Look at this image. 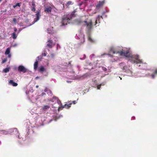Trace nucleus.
<instances>
[{
    "label": "nucleus",
    "instance_id": "obj_33",
    "mask_svg": "<svg viewBox=\"0 0 157 157\" xmlns=\"http://www.w3.org/2000/svg\"><path fill=\"white\" fill-rule=\"evenodd\" d=\"M72 102L74 104H75L77 102H76V101H73Z\"/></svg>",
    "mask_w": 157,
    "mask_h": 157
},
{
    "label": "nucleus",
    "instance_id": "obj_14",
    "mask_svg": "<svg viewBox=\"0 0 157 157\" xmlns=\"http://www.w3.org/2000/svg\"><path fill=\"white\" fill-rule=\"evenodd\" d=\"M117 52H115L114 48H113V47H111L110 48V53H112L113 54H114L115 53H117Z\"/></svg>",
    "mask_w": 157,
    "mask_h": 157
},
{
    "label": "nucleus",
    "instance_id": "obj_40",
    "mask_svg": "<svg viewBox=\"0 0 157 157\" xmlns=\"http://www.w3.org/2000/svg\"><path fill=\"white\" fill-rule=\"evenodd\" d=\"M71 61H70L69 62V65H70L71 64Z\"/></svg>",
    "mask_w": 157,
    "mask_h": 157
},
{
    "label": "nucleus",
    "instance_id": "obj_23",
    "mask_svg": "<svg viewBox=\"0 0 157 157\" xmlns=\"http://www.w3.org/2000/svg\"><path fill=\"white\" fill-rule=\"evenodd\" d=\"M9 68H6L3 70V71L5 73H7L9 71Z\"/></svg>",
    "mask_w": 157,
    "mask_h": 157
},
{
    "label": "nucleus",
    "instance_id": "obj_28",
    "mask_svg": "<svg viewBox=\"0 0 157 157\" xmlns=\"http://www.w3.org/2000/svg\"><path fill=\"white\" fill-rule=\"evenodd\" d=\"M32 3V7H36V6L35 3V2L34 1H33Z\"/></svg>",
    "mask_w": 157,
    "mask_h": 157
},
{
    "label": "nucleus",
    "instance_id": "obj_12",
    "mask_svg": "<svg viewBox=\"0 0 157 157\" xmlns=\"http://www.w3.org/2000/svg\"><path fill=\"white\" fill-rule=\"evenodd\" d=\"M9 83L14 86H16L17 85V83L14 82L13 80H10Z\"/></svg>",
    "mask_w": 157,
    "mask_h": 157
},
{
    "label": "nucleus",
    "instance_id": "obj_3",
    "mask_svg": "<svg viewBox=\"0 0 157 157\" xmlns=\"http://www.w3.org/2000/svg\"><path fill=\"white\" fill-rule=\"evenodd\" d=\"M73 15L74 14H71L70 15H64L62 19V25H67L68 21L72 19V17L73 16Z\"/></svg>",
    "mask_w": 157,
    "mask_h": 157
},
{
    "label": "nucleus",
    "instance_id": "obj_38",
    "mask_svg": "<svg viewBox=\"0 0 157 157\" xmlns=\"http://www.w3.org/2000/svg\"><path fill=\"white\" fill-rule=\"evenodd\" d=\"M48 33H51L49 31L48 29Z\"/></svg>",
    "mask_w": 157,
    "mask_h": 157
},
{
    "label": "nucleus",
    "instance_id": "obj_21",
    "mask_svg": "<svg viewBox=\"0 0 157 157\" xmlns=\"http://www.w3.org/2000/svg\"><path fill=\"white\" fill-rule=\"evenodd\" d=\"M12 37L13 39H16L17 38V36L16 35V33L14 32L12 34Z\"/></svg>",
    "mask_w": 157,
    "mask_h": 157
},
{
    "label": "nucleus",
    "instance_id": "obj_18",
    "mask_svg": "<svg viewBox=\"0 0 157 157\" xmlns=\"http://www.w3.org/2000/svg\"><path fill=\"white\" fill-rule=\"evenodd\" d=\"M10 48H7L5 52V54L6 55H7L10 54Z\"/></svg>",
    "mask_w": 157,
    "mask_h": 157
},
{
    "label": "nucleus",
    "instance_id": "obj_15",
    "mask_svg": "<svg viewBox=\"0 0 157 157\" xmlns=\"http://www.w3.org/2000/svg\"><path fill=\"white\" fill-rule=\"evenodd\" d=\"M45 71V69L43 66L40 67L38 71L40 72H43Z\"/></svg>",
    "mask_w": 157,
    "mask_h": 157
},
{
    "label": "nucleus",
    "instance_id": "obj_1",
    "mask_svg": "<svg viewBox=\"0 0 157 157\" xmlns=\"http://www.w3.org/2000/svg\"><path fill=\"white\" fill-rule=\"evenodd\" d=\"M117 53L120 56H123L126 57H130L131 58V61L132 62L136 63H142V60L139 59L140 56L139 55L132 56L131 53L128 51L122 50L121 51H118Z\"/></svg>",
    "mask_w": 157,
    "mask_h": 157
},
{
    "label": "nucleus",
    "instance_id": "obj_11",
    "mask_svg": "<svg viewBox=\"0 0 157 157\" xmlns=\"http://www.w3.org/2000/svg\"><path fill=\"white\" fill-rule=\"evenodd\" d=\"M56 100L59 104V102L61 103L60 101L56 97H53L51 99V101L52 102H54Z\"/></svg>",
    "mask_w": 157,
    "mask_h": 157
},
{
    "label": "nucleus",
    "instance_id": "obj_32",
    "mask_svg": "<svg viewBox=\"0 0 157 157\" xmlns=\"http://www.w3.org/2000/svg\"><path fill=\"white\" fill-rule=\"evenodd\" d=\"M14 31L15 32H17V29L16 28H15V27L14 28Z\"/></svg>",
    "mask_w": 157,
    "mask_h": 157
},
{
    "label": "nucleus",
    "instance_id": "obj_34",
    "mask_svg": "<svg viewBox=\"0 0 157 157\" xmlns=\"http://www.w3.org/2000/svg\"><path fill=\"white\" fill-rule=\"evenodd\" d=\"M11 55L10 54H8V57L10 58L11 57Z\"/></svg>",
    "mask_w": 157,
    "mask_h": 157
},
{
    "label": "nucleus",
    "instance_id": "obj_20",
    "mask_svg": "<svg viewBox=\"0 0 157 157\" xmlns=\"http://www.w3.org/2000/svg\"><path fill=\"white\" fill-rule=\"evenodd\" d=\"M73 4V3L71 1H68L66 4V6L68 7L70 5H72Z\"/></svg>",
    "mask_w": 157,
    "mask_h": 157
},
{
    "label": "nucleus",
    "instance_id": "obj_45",
    "mask_svg": "<svg viewBox=\"0 0 157 157\" xmlns=\"http://www.w3.org/2000/svg\"><path fill=\"white\" fill-rule=\"evenodd\" d=\"M44 55H45V56H46V55H45V54H44Z\"/></svg>",
    "mask_w": 157,
    "mask_h": 157
},
{
    "label": "nucleus",
    "instance_id": "obj_29",
    "mask_svg": "<svg viewBox=\"0 0 157 157\" xmlns=\"http://www.w3.org/2000/svg\"><path fill=\"white\" fill-rule=\"evenodd\" d=\"M13 23L14 24H16V19L15 18H14L13 19Z\"/></svg>",
    "mask_w": 157,
    "mask_h": 157
},
{
    "label": "nucleus",
    "instance_id": "obj_44",
    "mask_svg": "<svg viewBox=\"0 0 157 157\" xmlns=\"http://www.w3.org/2000/svg\"><path fill=\"white\" fill-rule=\"evenodd\" d=\"M44 55H45V56H46V55H45V54H44Z\"/></svg>",
    "mask_w": 157,
    "mask_h": 157
},
{
    "label": "nucleus",
    "instance_id": "obj_27",
    "mask_svg": "<svg viewBox=\"0 0 157 157\" xmlns=\"http://www.w3.org/2000/svg\"><path fill=\"white\" fill-rule=\"evenodd\" d=\"M31 10L32 11L35 12L36 11V7H32Z\"/></svg>",
    "mask_w": 157,
    "mask_h": 157
},
{
    "label": "nucleus",
    "instance_id": "obj_24",
    "mask_svg": "<svg viewBox=\"0 0 157 157\" xmlns=\"http://www.w3.org/2000/svg\"><path fill=\"white\" fill-rule=\"evenodd\" d=\"M88 40L89 41L91 42H94V41L92 39L90 36H89L88 37Z\"/></svg>",
    "mask_w": 157,
    "mask_h": 157
},
{
    "label": "nucleus",
    "instance_id": "obj_6",
    "mask_svg": "<svg viewBox=\"0 0 157 157\" xmlns=\"http://www.w3.org/2000/svg\"><path fill=\"white\" fill-rule=\"evenodd\" d=\"M71 104L72 103H70L68 104H66L63 106H62L60 107H59L58 109V110L59 111L60 110H62L64 108L68 109L71 107Z\"/></svg>",
    "mask_w": 157,
    "mask_h": 157
},
{
    "label": "nucleus",
    "instance_id": "obj_46",
    "mask_svg": "<svg viewBox=\"0 0 157 157\" xmlns=\"http://www.w3.org/2000/svg\"><path fill=\"white\" fill-rule=\"evenodd\" d=\"M84 40V39H83ZM83 41H84V40H83Z\"/></svg>",
    "mask_w": 157,
    "mask_h": 157
},
{
    "label": "nucleus",
    "instance_id": "obj_36",
    "mask_svg": "<svg viewBox=\"0 0 157 157\" xmlns=\"http://www.w3.org/2000/svg\"><path fill=\"white\" fill-rule=\"evenodd\" d=\"M3 124V122L2 121H0V125L2 126Z\"/></svg>",
    "mask_w": 157,
    "mask_h": 157
},
{
    "label": "nucleus",
    "instance_id": "obj_43",
    "mask_svg": "<svg viewBox=\"0 0 157 157\" xmlns=\"http://www.w3.org/2000/svg\"><path fill=\"white\" fill-rule=\"evenodd\" d=\"M85 1H87L88 0H85Z\"/></svg>",
    "mask_w": 157,
    "mask_h": 157
},
{
    "label": "nucleus",
    "instance_id": "obj_42",
    "mask_svg": "<svg viewBox=\"0 0 157 157\" xmlns=\"http://www.w3.org/2000/svg\"><path fill=\"white\" fill-rule=\"evenodd\" d=\"M2 0H0V2H1V1H2Z\"/></svg>",
    "mask_w": 157,
    "mask_h": 157
},
{
    "label": "nucleus",
    "instance_id": "obj_19",
    "mask_svg": "<svg viewBox=\"0 0 157 157\" xmlns=\"http://www.w3.org/2000/svg\"><path fill=\"white\" fill-rule=\"evenodd\" d=\"M101 18H102V17L101 16H100V15H98V17H97V18H96V20L98 22V23H100V19Z\"/></svg>",
    "mask_w": 157,
    "mask_h": 157
},
{
    "label": "nucleus",
    "instance_id": "obj_35",
    "mask_svg": "<svg viewBox=\"0 0 157 157\" xmlns=\"http://www.w3.org/2000/svg\"><path fill=\"white\" fill-rule=\"evenodd\" d=\"M101 85H100L99 86H98L97 87V88L98 89H100V87H101Z\"/></svg>",
    "mask_w": 157,
    "mask_h": 157
},
{
    "label": "nucleus",
    "instance_id": "obj_39",
    "mask_svg": "<svg viewBox=\"0 0 157 157\" xmlns=\"http://www.w3.org/2000/svg\"><path fill=\"white\" fill-rule=\"evenodd\" d=\"M86 57V56L85 55H84V59H85V58Z\"/></svg>",
    "mask_w": 157,
    "mask_h": 157
},
{
    "label": "nucleus",
    "instance_id": "obj_37",
    "mask_svg": "<svg viewBox=\"0 0 157 157\" xmlns=\"http://www.w3.org/2000/svg\"><path fill=\"white\" fill-rule=\"evenodd\" d=\"M97 22H98V21L97 20H96V21H95V25H96L97 24Z\"/></svg>",
    "mask_w": 157,
    "mask_h": 157
},
{
    "label": "nucleus",
    "instance_id": "obj_5",
    "mask_svg": "<svg viewBox=\"0 0 157 157\" xmlns=\"http://www.w3.org/2000/svg\"><path fill=\"white\" fill-rule=\"evenodd\" d=\"M52 10V7L50 6H47L44 8V11L46 13H50Z\"/></svg>",
    "mask_w": 157,
    "mask_h": 157
},
{
    "label": "nucleus",
    "instance_id": "obj_13",
    "mask_svg": "<svg viewBox=\"0 0 157 157\" xmlns=\"http://www.w3.org/2000/svg\"><path fill=\"white\" fill-rule=\"evenodd\" d=\"M38 66V61L37 60H36L34 64V69L35 70H36L37 69Z\"/></svg>",
    "mask_w": 157,
    "mask_h": 157
},
{
    "label": "nucleus",
    "instance_id": "obj_22",
    "mask_svg": "<svg viewBox=\"0 0 157 157\" xmlns=\"http://www.w3.org/2000/svg\"><path fill=\"white\" fill-rule=\"evenodd\" d=\"M21 3H17L15 5H14L13 6L14 8H15L17 6L20 7Z\"/></svg>",
    "mask_w": 157,
    "mask_h": 157
},
{
    "label": "nucleus",
    "instance_id": "obj_30",
    "mask_svg": "<svg viewBox=\"0 0 157 157\" xmlns=\"http://www.w3.org/2000/svg\"><path fill=\"white\" fill-rule=\"evenodd\" d=\"M7 10L6 9L4 10H2L1 11V13H5L6 11Z\"/></svg>",
    "mask_w": 157,
    "mask_h": 157
},
{
    "label": "nucleus",
    "instance_id": "obj_2",
    "mask_svg": "<svg viewBox=\"0 0 157 157\" xmlns=\"http://www.w3.org/2000/svg\"><path fill=\"white\" fill-rule=\"evenodd\" d=\"M77 22L78 24H80L84 22L85 23L84 25L86 26V29L89 31H90L92 28L93 24L92 19H90L88 21H83L81 20H78Z\"/></svg>",
    "mask_w": 157,
    "mask_h": 157
},
{
    "label": "nucleus",
    "instance_id": "obj_17",
    "mask_svg": "<svg viewBox=\"0 0 157 157\" xmlns=\"http://www.w3.org/2000/svg\"><path fill=\"white\" fill-rule=\"evenodd\" d=\"M155 74L157 75V68L156 69L155 71L151 75V77L152 78H154L155 77Z\"/></svg>",
    "mask_w": 157,
    "mask_h": 157
},
{
    "label": "nucleus",
    "instance_id": "obj_4",
    "mask_svg": "<svg viewBox=\"0 0 157 157\" xmlns=\"http://www.w3.org/2000/svg\"><path fill=\"white\" fill-rule=\"evenodd\" d=\"M18 71L20 72L25 73L27 72V69L22 65H20L18 67Z\"/></svg>",
    "mask_w": 157,
    "mask_h": 157
},
{
    "label": "nucleus",
    "instance_id": "obj_9",
    "mask_svg": "<svg viewBox=\"0 0 157 157\" xmlns=\"http://www.w3.org/2000/svg\"><path fill=\"white\" fill-rule=\"evenodd\" d=\"M104 3V1H99L98 3L96 5V8L97 9H99L101 6H103Z\"/></svg>",
    "mask_w": 157,
    "mask_h": 157
},
{
    "label": "nucleus",
    "instance_id": "obj_26",
    "mask_svg": "<svg viewBox=\"0 0 157 157\" xmlns=\"http://www.w3.org/2000/svg\"><path fill=\"white\" fill-rule=\"evenodd\" d=\"M7 61V59L6 58L4 59L2 62V63H5Z\"/></svg>",
    "mask_w": 157,
    "mask_h": 157
},
{
    "label": "nucleus",
    "instance_id": "obj_16",
    "mask_svg": "<svg viewBox=\"0 0 157 157\" xmlns=\"http://www.w3.org/2000/svg\"><path fill=\"white\" fill-rule=\"evenodd\" d=\"M50 107V106L49 105H45L43 107L42 109L43 110L45 111L48 109Z\"/></svg>",
    "mask_w": 157,
    "mask_h": 157
},
{
    "label": "nucleus",
    "instance_id": "obj_25",
    "mask_svg": "<svg viewBox=\"0 0 157 157\" xmlns=\"http://www.w3.org/2000/svg\"><path fill=\"white\" fill-rule=\"evenodd\" d=\"M13 132L15 131V132L16 133V134L17 135H18V134H19L17 128H14L13 129Z\"/></svg>",
    "mask_w": 157,
    "mask_h": 157
},
{
    "label": "nucleus",
    "instance_id": "obj_10",
    "mask_svg": "<svg viewBox=\"0 0 157 157\" xmlns=\"http://www.w3.org/2000/svg\"><path fill=\"white\" fill-rule=\"evenodd\" d=\"M124 65V64L123 63H121L120 64V66L121 67V68H122L123 71L125 72L126 70L128 69V67L126 66H123Z\"/></svg>",
    "mask_w": 157,
    "mask_h": 157
},
{
    "label": "nucleus",
    "instance_id": "obj_8",
    "mask_svg": "<svg viewBox=\"0 0 157 157\" xmlns=\"http://www.w3.org/2000/svg\"><path fill=\"white\" fill-rule=\"evenodd\" d=\"M53 44V42L52 40H48L47 42V46L49 48H52L53 46L54 45Z\"/></svg>",
    "mask_w": 157,
    "mask_h": 157
},
{
    "label": "nucleus",
    "instance_id": "obj_7",
    "mask_svg": "<svg viewBox=\"0 0 157 157\" xmlns=\"http://www.w3.org/2000/svg\"><path fill=\"white\" fill-rule=\"evenodd\" d=\"M36 18H34V21L35 22L37 21L40 19V17L41 16L40 11L39 10L36 12V13L35 14Z\"/></svg>",
    "mask_w": 157,
    "mask_h": 157
},
{
    "label": "nucleus",
    "instance_id": "obj_41",
    "mask_svg": "<svg viewBox=\"0 0 157 157\" xmlns=\"http://www.w3.org/2000/svg\"><path fill=\"white\" fill-rule=\"evenodd\" d=\"M39 87V86L38 85H37L36 86V87L37 88H38Z\"/></svg>",
    "mask_w": 157,
    "mask_h": 157
},
{
    "label": "nucleus",
    "instance_id": "obj_31",
    "mask_svg": "<svg viewBox=\"0 0 157 157\" xmlns=\"http://www.w3.org/2000/svg\"><path fill=\"white\" fill-rule=\"evenodd\" d=\"M102 69L103 71H105L107 70V69L105 67H102Z\"/></svg>",
    "mask_w": 157,
    "mask_h": 157
}]
</instances>
